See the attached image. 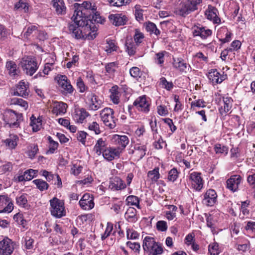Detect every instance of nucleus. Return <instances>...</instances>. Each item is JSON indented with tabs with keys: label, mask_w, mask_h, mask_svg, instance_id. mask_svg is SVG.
I'll use <instances>...</instances> for the list:
<instances>
[{
	"label": "nucleus",
	"mask_w": 255,
	"mask_h": 255,
	"mask_svg": "<svg viewBox=\"0 0 255 255\" xmlns=\"http://www.w3.org/2000/svg\"><path fill=\"white\" fill-rule=\"evenodd\" d=\"M53 6L58 14H63L66 11V6L63 0H53Z\"/></svg>",
	"instance_id": "28"
},
{
	"label": "nucleus",
	"mask_w": 255,
	"mask_h": 255,
	"mask_svg": "<svg viewBox=\"0 0 255 255\" xmlns=\"http://www.w3.org/2000/svg\"><path fill=\"white\" fill-rule=\"evenodd\" d=\"M126 51L128 52L129 55H132L134 54L135 51L133 43L127 42L126 43Z\"/></svg>",
	"instance_id": "57"
},
{
	"label": "nucleus",
	"mask_w": 255,
	"mask_h": 255,
	"mask_svg": "<svg viewBox=\"0 0 255 255\" xmlns=\"http://www.w3.org/2000/svg\"><path fill=\"white\" fill-rule=\"evenodd\" d=\"M133 38L136 43H140L144 38V35L142 33L140 32L139 30L136 29L135 30Z\"/></svg>",
	"instance_id": "54"
},
{
	"label": "nucleus",
	"mask_w": 255,
	"mask_h": 255,
	"mask_svg": "<svg viewBox=\"0 0 255 255\" xmlns=\"http://www.w3.org/2000/svg\"><path fill=\"white\" fill-rule=\"evenodd\" d=\"M50 212L51 215L58 218H60L66 215L64 203L59 199L54 197L50 200Z\"/></svg>",
	"instance_id": "7"
},
{
	"label": "nucleus",
	"mask_w": 255,
	"mask_h": 255,
	"mask_svg": "<svg viewBox=\"0 0 255 255\" xmlns=\"http://www.w3.org/2000/svg\"><path fill=\"white\" fill-rule=\"evenodd\" d=\"M226 183L228 189L233 192L237 191L239 185V175H234L232 176L230 178L227 180Z\"/></svg>",
	"instance_id": "21"
},
{
	"label": "nucleus",
	"mask_w": 255,
	"mask_h": 255,
	"mask_svg": "<svg viewBox=\"0 0 255 255\" xmlns=\"http://www.w3.org/2000/svg\"><path fill=\"white\" fill-rule=\"evenodd\" d=\"M162 120L166 123L169 127L170 130L172 132L175 131L177 128L174 125L173 121L169 118L162 119Z\"/></svg>",
	"instance_id": "61"
},
{
	"label": "nucleus",
	"mask_w": 255,
	"mask_h": 255,
	"mask_svg": "<svg viewBox=\"0 0 255 255\" xmlns=\"http://www.w3.org/2000/svg\"><path fill=\"white\" fill-rule=\"evenodd\" d=\"M178 176V172L176 169H172L168 173V179L169 180L174 182L175 181Z\"/></svg>",
	"instance_id": "50"
},
{
	"label": "nucleus",
	"mask_w": 255,
	"mask_h": 255,
	"mask_svg": "<svg viewBox=\"0 0 255 255\" xmlns=\"http://www.w3.org/2000/svg\"><path fill=\"white\" fill-rule=\"evenodd\" d=\"M97 8L90 2L84 1L81 5L75 10L72 17L74 22L70 23L68 26L69 33L71 36L76 39H80L84 37L82 34V30L80 26H86V28H90L88 26V21L87 16L90 12H94L96 10Z\"/></svg>",
	"instance_id": "1"
},
{
	"label": "nucleus",
	"mask_w": 255,
	"mask_h": 255,
	"mask_svg": "<svg viewBox=\"0 0 255 255\" xmlns=\"http://www.w3.org/2000/svg\"><path fill=\"white\" fill-rule=\"evenodd\" d=\"M18 139V137L16 134H10L8 137L3 141L9 148L14 149L17 145Z\"/></svg>",
	"instance_id": "27"
},
{
	"label": "nucleus",
	"mask_w": 255,
	"mask_h": 255,
	"mask_svg": "<svg viewBox=\"0 0 255 255\" xmlns=\"http://www.w3.org/2000/svg\"><path fill=\"white\" fill-rule=\"evenodd\" d=\"M214 149L216 153H225V154H227L228 151V148L226 146L220 144H216Z\"/></svg>",
	"instance_id": "51"
},
{
	"label": "nucleus",
	"mask_w": 255,
	"mask_h": 255,
	"mask_svg": "<svg viewBox=\"0 0 255 255\" xmlns=\"http://www.w3.org/2000/svg\"><path fill=\"white\" fill-rule=\"evenodd\" d=\"M202 2V0H186L181 2L176 8V14L185 16L198 9V5Z\"/></svg>",
	"instance_id": "3"
},
{
	"label": "nucleus",
	"mask_w": 255,
	"mask_h": 255,
	"mask_svg": "<svg viewBox=\"0 0 255 255\" xmlns=\"http://www.w3.org/2000/svg\"><path fill=\"white\" fill-rule=\"evenodd\" d=\"M67 105L62 102L55 101L54 102L52 112L56 116L62 115L67 111Z\"/></svg>",
	"instance_id": "20"
},
{
	"label": "nucleus",
	"mask_w": 255,
	"mask_h": 255,
	"mask_svg": "<svg viewBox=\"0 0 255 255\" xmlns=\"http://www.w3.org/2000/svg\"><path fill=\"white\" fill-rule=\"evenodd\" d=\"M79 205L81 208L85 210H89L94 207V202L93 197L89 194H85L79 201Z\"/></svg>",
	"instance_id": "11"
},
{
	"label": "nucleus",
	"mask_w": 255,
	"mask_h": 255,
	"mask_svg": "<svg viewBox=\"0 0 255 255\" xmlns=\"http://www.w3.org/2000/svg\"><path fill=\"white\" fill-rule=\"evenodd\" d=\"M126 187L124 181L119 177L111 179L109 187L113 191L125 189Z\"/></svg>",
	"instance_id": "19"
},
{
	"label": "nucleus",
	"mask_w": 255,
	"mask_h": 255,
	"mask_svg": "<svg viewBox=\"0 0 255 255\" xmlns=\"http://www.w3.org/2000/svg\"><path fill=\"white\" fill-rule=\"evenodd\" d=\"M157 113L161 116H165L168 115V111L166 106L159 105L157 107Z\"/></svg>",
	"instance_id": "60"
},
{
	"label": "nucleus",
	"mask_w": 255,
	"mask_h": 255,
	"mask_svg": "<svg viewBox=\"0 0 255 255\" xmlns=\"http://www.w3.org/2000/svg\"><path fill=\"white\" fill-rule=\"evenodd\" d=\"M133 105L138 110L144 113L149 111V104L146 100L145 95L138 97L133 102Z\"/></svg>",
	"instance_id": "9"
},
{
	"label": "nucleus",
	"mask_w": 255,
	"mask_h": 255,
	"mask_svg": "<svg viewBox=\"0 0 255 255\" xmlns=\"http://www.w3.org/2000/svg\"><path fill=\"white\" fill-rule=\"evenodd\" d=\"M48 140L49 142V148L47 153H53L58 146V143L54 141L51 136H48Z\"/></svg>",
	"instance_id": "42"
},
{
	"label": "nucleus",
	"mask_w": 255,
	"mask_h": 255,
	"mask_svg": "<svg viewBox=\"0 0 255 255\" xmlns=\"http://www.w3.org/2000/svg\"><path fill=\"white\" fill-rule=\"evenodd\" d=\"M250 203V201L248 200L242 202L241 208L242 213L244 215H247L249 214V210L247 209V207H249Z\"/></svg>",
	"instance_id": "59"
},
{
	"label": "nucleus",
	"mask_w": 255,
	"mask_h": 255,
	"mask_svg": "<svg viewBox=\"0 0 255 255\" xmlns=\"http://www.w3.org/2000/svg\"><path fill=\"white\" fill-rule=\"evenodd\" d=\"M193 34L194 37L200 36L201 38L205 39L212 34V30L206 29L203 26H194L193 28Z\"/></svg>",
	"instance_id": "17"
},
{
	"label": "nucleus",
	"mask_w": 255,
	"mask_h": 255,
	"mask_svg": "<svg viewBox=\"0 0 255 255\" xmlns=\"http://www.w3.org/2000/svg\"><path fill=\"white\" fill-rule=\"evenodd\" d=\"M113 139L115 141L121 145V146L125 148L128 143L129 140L127 136L126 135H120L115 134L114 135Z\"/></svg>",
	"instance_id": "30"
},
{
	"label": "nucleus",
	"mask_w": 255,
	"mask_h": 255,
	"mask_svg": "<svg viewBox=\"0 0 255 255\" xmlns=\"http://www.w3.org/2000/svg\"><path fill=\"white\" fill-rule=\"evenodd\" d=\"M127 201L128 204L131 205H134L136 206L138 209H140L139 205V200L136 196L130 195L128 196L127 198Z\"/></svg>",
	"instance_id": "40"
},
{
	"label": "nucleus",
	"mask_w": 255,
	"mask_h": 255,
	"mask_svg": "<svg viewBox=\"0 0 255 255\" xmlns=\"http://www.w3.org/2000/svg\"><path fill=\"white\" fill-rule=\"evenodd\" d=\"M88 97L90 99L89 108L93 111L98 110L101 106V101L99 100L98 97L94 94L92 93Z\"/></svg>",
	"instance_id": "22"
},
{
	"label": "nucleus",
	"mask_w": 255,
	"mask_h": 255,
	"mask_svg": "<svg viewBox=\"0 0 255 255\" xmlns=\"http://www.w3.org/2000/svg\"><path fill=\"white\" fill-rule=\"evenodd\" d=\"M27 88V85L24 82L22 81H20L16 87V91L14 92V95L24 98L26 97L28 95Z\"/></svg>",
	"instance_id": "23"
},
{
	"label": "nucleus",
	"mask_w": 255,
	"mask_h": 255,
	"mask_svg": "<svg viewBox=\"0 0 255 255\" xmlns=\"http://www.w3.org/2000/svg\"><path fill=\"white\" fill-rule=\"evenodd\" d=\"M147 176L150 178L152 182H155L159 178V168H155L153 170L148 171Z\"/></svg>",
	"instance_id": "34"
},
{
	"label": "nucleus",
	"mask_w": 255,
	"mask_h": 255,
	"mask_svg": "<svg viewBox=\"0 0 255 255\" xmlns=\"http://www.w3.org/2000/svg\"><path fill=\"white\" fill-rule=\"evenodd\" d=\"M11 104L20 106L25 110L28 107L27 103L22 99L14 98L11 100Z\"/></svg>",
	"instance_id": "41"
},
{
	"label": "nucleus",
	"mask_w": 255,
	"mask_h": 255,
	"mask_svg": "<svg viewBox=\"0 0 255 255\" xmlns=\"http://www.w3.org/2000/svg\"><path fill=\"white\" fill-rule=\"evenodd\" d=\"M10 116L11 117V119H16V121L14 122H12L10 121L9 122V125L10 127H17L19 126V122L18 121L21 117L22 114H17L15 112L12 110H10L9 111Z\"/></svg>",
	"instance_id": "35"
},
{
	"label": "nucleus",
	"mask_w": 255,
	"mask_h": 255,
	"mask_svg": "<svg viewBox=\"0 0 255 255\" xmlns=\"http://www.w3.org/2000/svg\"><path fill=\"white\" fill-rule=\"evenodd\" d=\"M107 145L106 141L102 138H100L97 141L94 147V150L97 155H100L108 148Z\"/></svg>",
	"instance_id": "25"
},
{
	"label": "nucleus",
	"mask_w": 255,
	"mask_h": 255,
	"mask_svg": "<svg viewBox=\"0 0 255 255\" xmlns=\"http://www.w3.org/2000/svg\"><path fill=\"white\" fill-rule=\"evenodd\" d=\"M24 172L26 177V180L28 181L36 176V174L38 173V170L30 169L26 170Z\"/></svg>",
	"instance_id": "52"
},
{
	"label": "nucleus",
	"mask_w": 255,
	"mask_h": 255,
	"mask_svg": "<svg viewBox=\"0 0 255 255\" xmlns=\"http://www.w3.org/2000/svg\"><path fill=\"white\" fill-rule=\"evenodd\" d=\"M145 29L150 34H154L158 36L160 34V31L156 27V25L151 22H148L145 24Z\"/></svg>",
	"instance_id": "31"
},
{
	"label": "nucleus",
	"mask_w": 255,
	"mask_h": 255,
	"mask_svg": "<svg viewBox=\"0 0 255 255\" xmlns=\"http://www.w3.org/2000/svg\"><path fill=\"white\" fill-rule=\"evenodd\" d=\"M131 0H108L111 6L120 7L129 3Z\"/></svg>",
	"instance_id": "37"
},
{
	"label": "nucleus",
	"mask_w": 255,
	"mask_h": 255,
	"mask_svg": "<svg viewBox=\"0 0 255 255\" xmlns=\"http://www.w3.org/2000/svg\"><path fill=\"white\" fill-rule=\"evenodd\" d=\"M173 67L178 69L180 72H186L187 70H189L190 67L183 59L178 58L177 60L174 59L173 62Z\"/></svg>",
	"instance_id": "26"
},
{
	"label": "nucleus",
	"mask_w": 255,
	"mask_h": 255,
	"mask_svg": "<svg viewBox=\"0 0 255 255\" xmlns=\"http://www.w3.org/2000/svg\"><path fill=\"white\" fill-rule=\"evenodd\" d=\"M245 229L247 231L251 232H255V222L249 221L245 227Z\"/></svg>",
	"instance_id": "64"
},
{
	"label": "nucleus",
	"mask_w": 255,
	"mask_h": 255,
	"mask_svg": "<svg viewBox=\"0 0 255 255\" xmlns=\"http://www.w3.org/2000/svg\"><path fill=\"white\" fill-rule=\"evenodd\" d=\"M30 126L32 127V129L33 131H38L40 127L41 126V121H38L37 119H36L35 117L32 116L30 118Z\"/></svg>",
	"instance_id": "38"
},
{
	"label": "nucleus",
	"mask_w": 255,
	"mask_h": 255,
	"mask_svg": "<svg viewBox=\"0 0 255 255\" xmlns=\"http://www.w3.org/2000/svg\"><path fill=\"white\" fill-rule=\"evenodd\" d=\"M218 12V10L215 7L209 5L205 14L208 19L212 20L215 23H219L221 20L217 15Z\"/></svg>",
	"instance_id": "14"
},
{
	"label": "nucleus",
	"mask_w": 255,
	"mask_h": 255,
	"mask_svg": "<svg viewBox=\"0 0 255 255\" xmlns=\"http://www.w3.org/2000/svg\"><path fill=\"white\" fill-rule=\"evenodd\" d=\"M160 84L162 87L167 90H170L173 86L171 82H168L165 77H162L160 79Z\"/></svg>",
	"instance_id": "48"
},
{
	"label": "nucleus",
	"mask_w": 255,
	"mask_h": 255,
	"mask_svg": "<svg viewBox=\"0 0 255 255\" xmlns=\"http://www.w3.org/2000/svg\"><path fill=\"white\" fill-rule=\"evenodd\" d=\"M217 195L214 190L209 189L207 191L204 196L203 202L208 206H212L215 203Z\"/></svg>",
	"instance_id": "12"
},
{
	"label": "nucleus",
	"mask_w": 255,
	"mask_h": 255,
	"mask_svg": "<svg viewBox=\"0 0 255 255\" xmlns=\"http://www.w3.org/2000/svg\"><path fill=\"white\" fill-rule=\"evenodd\" d=\"M219 245L217 243H214L209 246V251L211 253V255H218L219 254L218 251Z\"/></svg>",
	"instance_id": "53"
},
{
	"label": "nucleus",
	"mask_w": 255,
	"mask_h": 255,
	"mask_svg": "<svg viewBox=\"0 0 255 255\" xmlns=\"http://www.w3.org/2000/svg\"><path fill=\"white\" fill-rule=\"evenodd\" d=\"M6 66L7 69L9 70L10 74H11L13 75L16 74V65L14 63V62L12 61L7 62L6 63Z\"/></svg>",
	"instance_id": "47"
},
{
	"label": "nucleus",
	"mask_w": 255,
	"mask_h": 255,
	"mask_svg": "<svg viewBox=\"0 0 255 255\" xmlns=\"http://www.w3.org/2000/svg\"><path fill=\"white\" fill-rule=\"evenodd\" d=\"M205 102L202 99H199L198 100H196L191 103V108L193 107H197L199 108H204L206 106Z\"/></svg>",
	"instance_id": "63"
},
{
	"label": "nucleus",
	"mask_w": 255,
	"mask_h": 255,
	"mask_svg": "<svg viewBox=\"0 0 255 255\" xmlns=\"http://www.w3.org/2000/svg\"><path fill=\"white\" fill-rule=\"evenodd\" d=\"M15 8L20 10H23L24 12L28 11V5L23 0H19V1L15 4Z\"/></svg>",
	"instance_id": "39"
},
{
	"label": "nucleus",
	"mask_w": 255,
	"mask_h": 255,
	"mask_svg": "<svg viewBox=\"0 0 255 255\" xmlns=\"http://www.w3.org/2000/svg\"><path fill=\"white\" fill-rule=\"evenodd\" d=\"M136 213L137 211L135 208L129 207L126 212L125 218L129 222H135L137 220Z\"/></svg>",
	"instance_id": "29"
},
{
	"label": "nucleus",
	"mask_w": 255,
	"mask_h": 255,
	"mask_svg": "<svg viewBox=\"0 0 255 255\" xmlns=\"http://www.w3.org/2000/svg\"><path fill=\"white\" fill-rule=\"evenodd\" d=\"M156 228L159 231H166L167 229V223L164 221H158L156 223Z\"/></svg>",
	"instance_id": "56"
},
{
	"label": "nucleus",
	"mask_w": 255,
	"mask_h": 255,
	"mask_svg": "<svg viewBox=\"0 0 255 255\" xmlns=\"http://www.w3.org/2000/svg\"><path fill=\"white\" fill-rule=\"evenodd\" d=\"M23 72L27 75L32 76L38 68L37 61L30 57L22 58L19 64Z\"/></svg>",
	"instance_id": "5"
},
{
	"label": "nucleus",
	"mask_w": 255,
	"mask_h": 255,
	"mask_svg": "<svg viewBox=\"0 0 255 255\" xmlns=\"http://www.w3.org/2000/svg\"><path fill=\"white\" fill-rule=\"evenodd\" d=\"M222 101H220L222 108H224L225 112H228L231 108V99L229 97H223Z\"/></svg>",
	"instance_id": "32"
},
{
	"label": "nucleus",
	"mask_w": 255,
	"mask_h": 255,
	"mask_svg": "<svg viewBox=\"0 0 255 255\" xmlns=\"http://www.w3.org/2000/svg\"><path fill=\"white\" fill-rule=\"evenodd\" d=\"M26 194H22L19 197L16 198V201L17 205L19 206L25 207L27 204V199L26 198Z\"/></svg>",
	"instance_id": "44"
},
{
	"label": "nucleus",
	"mask_w": 255,
	"mask_h": 255,
	"mask_svg": "<svg viewBox=\"0 0 255 255\" xmlns=\"http://www.w3.org/2000/svg\"><path fill=\"white\" fill-rule=\"evenodd\" d=\"M119 92L116 90H113L110 95V98L114 104H118L120 102Z\"/></svg>",
	"instance_id": "55"
},
{
	"label": "nucleus",
	"mask_w": 255,
	"mask_h": 255,
	"mask_svg": "<svg viewBox=\"0 0 255 255\" xmlns=\"http://www.w3.org/2000/svg\"><path fill=\"white\" fill-rule=\"evenodd\" d=\"M58 83L59 85L63 88L65 93L71 94L73 92L74 89L65 75H61L58 78Z\"/></svg>",
	"instance_id": "16"
},
{
	"label": "nucleus",
	"mask_w": 255,
	"mask_h": 255,
	"mask_svg": "<svg viewBox=\"0 0 255 255\" xmlns=\"http://www.w3.org/2000/svg\"><path fill=\"white\" fill-rule=\"evenodd\" d=\"M120 151L119 149L108 147L102 153L104 158L108 161H112L116 157H119Z\"/></svg>",
	"instance_id": "18"
},
{
	"label": "nucleus",
	"mask_w": 255,
	"mask_h": 255,
	"mask_svg": "<svg viewBox=\"0 0 255 255\" xmlns=\"http://www.w3.org/2000/svg\"><path fill=\"white\" fill-rule=\"evenodd\" d=\"M142 246L148 255H160L163 253L160 244L156 242L152 237H146L143 241Z\"/></svg>",
	"instance_id": "4"
},
{
	"label": "nucleus",
	"mask_w": 255,
	"mask_h": 255,
	"mask_svg": "<svg viewBox=\"0 0 255 255\" xmlns=\"http://www.w3.org/2000/svg\"><path fill=\"white\" fill-rule=\"evenodd\" d=\"M90 116L89 113L84 108H76L73 113V118L78 123H82L84 120Z\"/></svg>",
	"instance_id": "15"
},
{
	"label": "nucleus",
	"mask_w": 255,
	"mask_h": 255,
	"mask_svg": "<svg viewBox=\"0 0 255 255\" xmlns=\"http://www.w3.org/2000/svg\"><path fill=\"white\" fill-rule=\"evenodd\" d=\"M37 27L35 26L32 25L27 27L26 31L24 33V37L28 38V36L33 32L36 33Z\"/></svg>",
	"instance_id": "58"
},
{
	"label": "nucleus",
	"mask_w": 255,
	"mask_h": 255,
	"mask_svg": "<svg viewBox=\"0 0 255 255\" xmlns=\"http://www.w3.org/2000/svg\"><path fill=\"white\" fill-rule=\"evenodd\" d=\"M24 239L25 248L28 250L32 249L34 247V240L29 236L28 234H26Z\"/></svg>",
	"instance_id": "43"
},
{
	"label": "nucleus",
	"mask_w": 255,
	"mask_h": 255,
	"mask_svg": "<svg viewBox=\"0 0 255 255\" xmlns=\"http://www.w3.org/2000/svg\"><path fill=\"white\" fill-rule=\"evenodd\" d=\"M208 77L213 83H220L224 80V76H222L216 69H211L209 72Z\"/></svg>",
	"instance_id": "24"
},
{
	"label": "nucleus",
	"mask_w": 255,
	"mask_h": 255,
	"mask_svg": "<svg viewBox=\"0 0 255 255\" xmlns=\"http://www.w3.org/2000/svg\"><path fill=\"white\" fill-rule=\"evenodd\" d=\"M114 111L110 108H105L100 114L101 119L105 125L110 129H113L116 126L117 119L114 117Z\"/></svg>",
	"instance_id": "6"
},
{
	"label": "nucleus",
	"mask_w": 255,
	"mask_h": 255,
	"mask_svg": "<svg viewBox=\"0 0 255 255\" xmlns=\"http://www.w3.org/2000/svg\"><path fill=\"white\" fill-rule=\"evenodd\" d=\"M117 68V64L115 62L109 63L106 66L107 72L111 75L115 73Z\"/></svg>",
	"instance_id": "49"
},
{
	"label": "nucleus",
	"mask_w": 255,
	"mask_h": 255,
	"mask_svg": "<svg viewBox=\"0 0 255 255\" xmlns=\"http://www.w3.org/2000/svg\"><path fill=\"white\" fill-rule=\"evenodd\" d=\"M129 73L130 76L134 78H140L142 75V72L137 67L131 68L129 70Z\"/></svg>",
	"instance_id": "45"
},
{
	"label": "nucleus",
	"mask_w": 255,
	"mask_h": 255,
	"mask_svg": "<svg viewBox=\"0 0 255 255\" xmlns=\"http://www.w3.org/2000/svg\"><path fill=\"white\" fill-rule=\"evenodd\" d=\"M127 236L128 239H135L138 237V234L136 231L128 229L127 230Z\"/></svg>",
	"instance_id": "62"
},
{
	"label": "nucleus",
	"mask_w": 255,
	"mask_h": 255,
	"mask_svg": "<svg viewBox=\"0 0 255 255\" xmlns=\"http://www.w3.org/2000/svg\"><path fill=\"white\" fill-rule=\"evenodd\" d=\"M190 179L192 181V185L197 190L200 191L203 188V183L201 174L194 172L190 175Z\"/></svg>",
	"instance_id": "13"
},
{
	"label": "nucleus",
	"mask_w": 255,
	"mask_h": 255,
	"mask_svg": "<svg viewBox=\"0 0 255 255\" xmlns=\"http://www.w3.org/2000/svg\"><path fill=\"white\" fill-rule=\"evenodd\" d=\"M14 250L11 240L5 238L0 242V255H10Z\"/></svg>",
	"instance_id": "8"
},
{
	"label": "nucleus",
	"mask_w": 255,
	"mask_h": 255,
	"mask_svg": "<svg viewBox=\"0 0 255 255\" xmlns=\"http://www.w3.org/2000/svg\"><path fill=\"white\" fill-rule=\"evenodd\" d=\"M118 47L115 44L113 40H107V45L105 47V51L107 53H111L113 51H116Z\"/></svg>",
	"instance_id": "33"
},
{
	"label": "nucleus",
	"mask_w": 255,
	"mask_h": 255,
	"mask_svg": "<svg viewBox=\"0 0 255 255\" xmlns=\"http://www.w3.org/2000/svg\"><path fill=\"white\" fill-rule=\"evenodd\" d=\"M88 128L89 130L94 131L96 134L100 133L101 130L99 124L96 122H93L89 124Z\"/></svg>",
	"instance_id": "46"
},
{
	"label": "nucleus",
	"mask_w": 255,
	"mask_h": 255,
	"mask_svg": "<svg viewBox=\"0 0 255 255\" xmlns=\"http://www.w3.org/2000/svg\"><path fill=\"white\" fill-rule=\"evenodd\" d=\"M110 22L116 26L124 25L127 24L128 18L122 13H116L110 14L109 16Z\"/></svg>",
	"instance_id": "10"
},
{
	"label": "nucleus",
	"mask_w": 255,
	"mask_h": 255,
	"mask_svg": "<svg viewBox=\"0 0 255 255\" xmlns=\"http://www.w3.org/2000/svg\"><path fill=\"white\" fill-rule=\"evenodd\" d=\"M87 17V21H88V25L90 26V28H86V26H80V28L83 30V33H85L89 39H93L96 37L97 35V27L95 25H94L93 22H97L98 23H101L102 22V17L96 10L94 13L90 12Z\"/></svg>",
	"instance_id": "2"
},
{
	"label": "nucleus",
	"mask_w": 255,
	"mask_h": 255,
	"mask_svg": "<svg viewBox=\"0 0 255 255\" xmlns=\"http://www.w3.org/2000/svg\"><path fill=\"white\" fill-rule=\"evenodd\" d=\"M33 182L36 185L37 188L40 191L47 190L48 188V184L47 183L41 179H35L33 181Z\"/></svg>",
	"instance_id": "36"
}]
</instances>
